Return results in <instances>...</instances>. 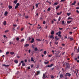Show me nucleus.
I'll list each match as a JSON object with an SVG mask.
<instances>
[{"mask_svg": "<svg viewBox=\"0 0 79 79\" xmlns=\"http://www.w3.org/2000/svg\"><path fill=\"white\" fill-rule=\"evenodd\" d=\"M65 76H69V77H70L71 76V74L69 73H67L65 75Z\"/></svg>", "mask_w": 79, "mask_h": 79, "instance_id": "f257e3e1", "label": "nucleus"}, {"mask_svg": "<svg viewBox=\"0 0 79 79\" xmlns=\"http://www.w3.org/2000/svg\"><path fill=\"white\" fill-rule=\"evenodd\" d=\"M55 41L56 42V41H58V40H60V39L58 37V36H56L55 38Z\"/></svg>", "mask_w": 79, "mask_h": 79, "instance_id": "f03ea898", "label": "nucleus"}, {"mask_svg": "<svg viewBox=\"0 0 79 79\" xmlns=\"http://www.w3.org/2000/svg\"><path fill=\"white\" fill-rule=\"evenodd\" d=\"M49 37L51 39H52V40H53L54 39V37L53 35H51L49 36Z\"/></svg>", "mask_w": 79, "mask_h": 79, "instance_id": "7ed1b4c3", "label": "nucleus"}, {"mask_svg": "<svg viewBox=\"0 0 79 79\" xmlns=\"http://www.w3.org/2000/svg\"><path fill=\"white\" fill-rule=\"evenodd\" d=\"M23 60L21 61V63H22V66H25V64L23 63Z\"/></svg>", "mask_w": 79, "mask_h": 79, "instance_id": "20e7f679", "label": "nucleus"}, {"mask_svg": "<svg viewBox=\"0 0 79 79\" xmlns=\"http://www.w3.org/2000/svg\"><path fill=\"white\" fill-rule=\"evenodd\" d=\"M34 42V38H32L30 42L31 43H33Z\"/></svg>", "mask_w": 79, "mask_h": 79, "instance_id": "39448f33", "label": "nucleus"}, {"mask_svg": "<svg viewBox=\"0 0 79 79\" xmlns=\"http://www.w3.org/2000/svg\"><path fill=\"white\" fill-rule=\"evenodd\" d=\"M40 72L39 71H37V74H36V75H39V74H40Z\"/></svg>", "mask_w": 79, "mask_h": 79, "instance_id": "423d86ee", "label": "nucleus"}, {"mask_svg": "<svg viewBox=\"0 0 79 79\" xmlns=\"http://www.w3.org/2000/svg\"><path fill=\"white\" fill-rule=\"evenodd\" d=\"M7 14H8V12L6 11L4 13V15L5 16H7Z\"/></svg>", "mask_w": 79, "mask_h": 79, "instance_id": "0eeeda50", "label": "nucleus"}, {"mask_svg": "<svg viewBox=\"0 0 79 79\" xmlns=\"http://www.w3.org/2000/svg\"><path fill=\"white\" fill-rule=\"evenodd\" d=\"M45 73L43 74V79H45Z\"/></svg>", "mask_w": 79, "mask_h": 79, "instance_id": "6e6552de", "label": "nucleus"}, {"mask_svg": "<svg viewBox=\"0 0 79 79\" xmlns=\"http://www.w3.org/2000/svg\"><path fill=\"white\" fill-rule=\"evenodd\" d=\"M63 77V75L62 74H60V78H62Z\"/></svg>", "mask_w": 79, "mask_h": 79, "instance_id": "1a4fd4ad", "label": "nucleus"}, {"mask_svg": "<svg viewBox=\"0 0 79 79\" xmlns=\"http://www.w3.org/2000/svg\"><path fill=\"white\" fill-rule=\"evenodd\" d=\"M2 65L3 66H5V67H8V66H9V65H7L3 64Z\"/></svg>", "mask_w": 79, "mask_h": 79, "instance_id": "9d476101", "label": "nucleus"}, {"mask_svg": "<svg viewBox=\"0 0 79 79\" xmlns=\"http://www.w3.org/2000/svg\"><path fill=\"white\" fill-rule=\"evenodd\" d=\"M76 4V1H74V2L72 4V5H74Z\"/></svg>", "mask_w": 79, "mask_h": 79, "instance_id": "9b49d317", "label": "nucleus"}, {"mask_svg": "<svg viewBox=\"0 0 79 79\" xmlns=\"http://www.w3.org/2000/svg\"><path fill=\"white\" fill-rule=\"evenodd\" d=\"M10 54L12 55H14V54H15V52H10Z\"/></svg>", "mask_w": 79, "mask_h": 79, "instance_id": "f8f14e48", "label": "nucleus"}, {"mask_svg": "<svg viewBox=\"0 0 79 79\" xmlns=\"http://www.w3.org/2000/svg\"><path fill=\"white\" fill-rule=\"evenodd\" d=\"M31 61L34 62V58L33 57H31Z\"/></svg>", "mask_w": 79, "mask_h": 79, "instance_id": "ddd939ff", "label": "nucleus"}, {"mask_svg": "<svg viewBox=\"0 0 79 79\" xmlns=\"http://www.w3.org/2000/svg\"><path fill=\"white\" fill-rule=\"evenodd\" d=\"M29 46V44H26L25 45H24L25 47H28Z\"/></svg>", "mask_w": 79, "mask_h": 79, "instance_id": "4468645a", "label": "nucleus"}, {"mask_svg": "<svg viewBox=\"0 0 79 79\" xmlns=\"http://www.w3.org/2000/svg\"><path fill=\"white\" fill-rule=\"evenodd\" d=\"M62 13V12L61 11H60V13H57V15H60V14H61Z\"/></svg>", "mask_w": 79, "mask_h": 79, "instance_id": "2eb2a0df", "label": "nucleus"}, {"mask_svg": "<svg viewBox=\"0 0 79 79\" xmlns=\"http://www.w3.org/2000/svg\"><path fill=\"white\" fill-rule=\"evenodd\" d=\"M51 34L52 35H53V34H54V31H52Z\"/></svg>", "mask_w": 79, "mask_h": 79, "instance_id": "dca6fc26", "label": "nucleus"}, {"mask_svg": "<svg viewBox=\"0 0 79 79\" xmlns=\"http://www.w3.org/2000/svg\"><path fill=\"white\" fill-rule=\"evenodd\" d=\"M14 62H15V63H18V61L17 60H15Z\"/></svg>", "mask_w": 79, "mask_h": 79, "instance_id": "f3484780", "label": "nucleus"}, {"mask_svg": "<svg viewBox=\"0 0 79 79\" xmlns=\"http://www.w3.org/2000/svg\"><path fill=\"white\" fill-rule=\"evenodd\" d=\"M32 39V36H30L28 37V40H30L31 39Z\"/></svg>", "mask_w": 79, "mask_h": 79, "instance_id": "a211bd4d", "label": "nucleus"}, {"mask_svg": "<svg viewBox=\"0 0 79 79\" xmlns=\"http://www.w3.org/2000/svg\"><path fill=\"white\" fill-rule=\"evenodd\" d=\"M71 22H72V21H71V20L70 21H67V23H68V24H69V23H71Z\"/></svg>", "mask_w": 79, "mask_h": 79, "instance_id": "6ab92c4d", "label": "nucleus"}, {"mask_svg": "<svg viewBox=\"0 0 79 79\" xmlns=\"http://www.w3.org/2000/svg\"><path fill=\"white\" fill-rule=\"evenodd\" d=\"M8 8H9V9H11V8H12V6H8Z\"/></svg>", "mask_w": 79, "mask_h": 79, "instance_id": "aec40b11", "label": "nucleus"}, {"mask_svg": "<svg viewBox=\"0 0 79 79\" xmlns=\"http://www.w3.org/2000/svg\"><path fill=\"white\" fill-rule=\"evenodd\" d=\"M70 15H71V13H67V16H69Z\"/></svg>", "mask_w": 79, "mask_h": 79, "instance_id": "412c9836", "label": "nucleus"}, {"mask_svg": "<svg viewBox=\"0 0 79 79\" xmlns=\"http://www.w3.org/2000/svg\"><path fill=\"white\" fill-rule=\"evenodd\" d=\"M59 8H60V6H58L57 7H56V10H58Z\"/></svg>", "mask_w": 79, "mask_h": 79, "instance_id": "4be33fe9", "label": "nucleus"}, {"mask_svg": "<svg viewBox=\"0 0 79 79\" xmlns=\"http://www.w3.org/2000/svg\"><path fill=\"white\" fill-rule=\"evenodd\" d=\"M36 40H37L38 41H39V42H40V41H41V40L39 39H36Z\"/></svg>", "mask_w": 79, "mask_h": 79, "instance_id": "5701e85b", "label": "nucleus"}, {"mask_svg": "<svg viewBox=\"0 0 79 79\" xmlns=\"http://www.w3.org/2000/svg\"><path fill=\"white\" fill-rule=\"evenodd\" d=\"M58 5V3H57L55 2L54 4V6H56V5Z\"/></svg>", "mask_w": 79, "mask_h": 79, "instance_id": "b1692460", "label": "nucleus"}, {"mask_svg": "<svg viewBox=\"0 0 79 79\" xmlns=\"http://www.w3.org/2000/svg\"><path fill=\"white\" fill-rule=\"evenodd\" d=\"M17 0L14 1V3L15 4H16V3H17Z\"/></svg>", "mask_w": 79, "mask_h": 79, "instance_id": "393cba45", "label": "nucleus"}, {"mask_svg": "<svg viewBox=\"0 0 79 79\" xmlns=\"http://www.w3.org/2000/svg\"><path fill=\"white\" fill-rule=\"evenodd\" d=\"M46 68H51L50 67V65H48L46 66Z\"/></svg>", "mask_w": 79, "mask_h": 79, "instance_id": "a878e982", "label": "nucleus"}, {"mask_svg": "<svg viewBox=\"0 0 79 79\" xmlns=\"http://www.w3.org/2000/svg\"><path fill=\"white\" fill-rule=\"evenodd\" d=\"M58 37H60V38H61V35L60 34H58Z\"/></svg>", "mask_w": 79, "mask_h": 79, "instance_id": "bb28decb", "label": "nucleus"}, {"mask_svg": "<svg viewBox=\"0 0 79 79\" xmlns=\"http://www.w3.org/2000/svg\"><path fill=\"white\" fill-rule=\"evenodd\" d=\"M68 19H72V20H73V18L69 17L68 18Z\"/></svg>", "mask_w": 79, "mask_h": 79, "instance_id": "cd10ccee", "label": "nucleus"}, {"mask_svg": "<svg viewBox=\"0 0 79 79\" xmlns=\"http://www.w3.org/2000/svg\"><path fill=\"white\" fill-rule=\"evenodd\" d=\"M3 24L4 25H6V21H4L3 22Z\"/></svg>", "mask_w": 79, "mask_h": 79, "instance_id": "c85d7f7f", "label": "nucleus"}, {"mask_svg": "<svg viewBox=\"0 0 79 79\" xmlns=\"http://www.w3.org/2000/svg\"><path fill=\"white\" fill-rule=\"evenodd\" d=\"M36 7V8H38V7H39V5H38V4H36L35 5Z\"/></svg>", "mask_w": 79, "mask_h": 79, "instance_id": "c756f323", "label": "nucleus"}, {"mask_svg": "<svg viewBox=\"0 0 79 79\" xmlns=\"http://www.w3.org/2000/svg\"><path fill=\"white\" fill-rule=\"evenodd\" d=\"M24 39H22L20 41V42H24Z\"/></svg>", "mask_w": 79, "mask_h": 79, "instance_id": "7c9ffc66", "label": "nucleus"}, {"mask_svg": "<svg viewBox=\"0 0 79 79\" xmlns=\"http://www.w3.org/2000/svg\"><path fill=\"white\" fill-rule=\"evenodd\" d=\"M19 5V3H17L16 4V6L18 7V6Z\"/></svg>", "mask_w": 79, "mask_h": 79, "instance_id": "2f4dec72", "label": "nucleus"}, {"mask_svg": "<svg viewBox=\"0 0 79 79\" xmlns=\"http://www.w3.org/2000/svg\"><path fill=\"white\" fill-rule=\"evenodd\" d=\"M62 24L63 25L64 24V21H63L62 22Z\"/></svg>", "mask_w": 79, "mask_h": 79, "instance_id": "473e14b6", "label": "nucleus"}, {"mask_svg": "<svg viewBox=\"0 0 79 79\" xmlns=\"http://www.w3.org/2000/svg\"><path fill=\"white\" fill-rule=\"evenodd\" d=\"M57 52H58V54H59V53H60L61 52V51H60L58 50V51Z\"/></svg>", "mask_w": 79, "mask_h": 79, "instance_id": "72a5a7b5", "label": "nucleus"}, {"mask_svg": "<svg viewBox=\"0 0 79 79\" xmlns=\"http://www.w3.org/2000/svg\"><path fill=\"white\" fill-rule=\"evenodd\" d=\"M53 64H50V66L51 68L52 67V66H53Z\"/></svg>", "mask_w": 79, "mask_h": 79, "instance_id": "f704fd0d", "label": "nucleus"}, {"mask_svg": "<svg viewBox=\"0 0 79 79\" xmlns=\"http://www.w3.org/2000/svg\"><path fill=\"white\" fill-rule=\"evenodd\" d=\"M16 39V40L18 41V40H19V38L18 37H17Z\"/></svg>", "mask_w": 79, "mask_h": 79, "instance_id": "c9c22d12", "label": "nucleus"}, {"mask_svg": "<svg viewBox=\"0 0 79 79\" xmlns=\"http://www.w3.org/2000/svg\"><path fill=\"white\" fill-rule=\"evenodd\" d=\"M37 48H35V51H37Z\"/></svg>", "mask_w": 79, "mask_h": 79, "instance_id": "e433bc0d", "label": "nucleus"}, {"mask_svg": "<svg viewBox=\"0 0 79 79\" xmlns=\"http://www.w3.org/2000/svg\"><path fill=\"white\" fill-rule=\"evenodd\" d=\"M48 63H49L48 61H47V62H44V64H48Z\"/></svg>", "mask_w": 79, "mask_h": 79, "instance_id": "4c0bfd02", "label": "nucleus"}, {"mask_svg": "<svg viewBox=\"0 0 79 79\" xmlns=\"http://www.w3.org/2000/svg\"><path fill=\"white\" fill-rule=\"evenodd\" d=\"M60 19H61V17H59L58 19V21H60Z\"/></svg>", "mask_w": 79, "mask_h": 79, "instance_id": "58836bf2", "label": "nucleus"}, {"mask_svg": "<svg viewBox=\"0 0 79 79\" xmlns=\"http://www.w3.org/2000/svg\"><path fill=\"white\" fill-rule=\"evenodd\" d=\"M18 7L17 6H15V9H16V8H18Z\"/></svg>", "mask_w": 79, "mask_h": 79, "instance_id": "ea45409f", "label": "nucleus"}, {"mask_svg": "<svg viewBox=\"0 0 79 79\" xmlns=\"http://www.w3.org/2000/svg\"><path fill=\"white\" fill-rule=\"evenodd\" d=\"M55 44H56V45H57L58 44V42H55Z\"/></svg>", "mask_w": 79, "mask_h": 79, "instance_id": "a19ab883", "label": "nucleus"}, {"mask_svg": "<svg viewBox=\"0 0 79 79\" xmlns=\"http://www.w3.org/2000/svg\"><path fill=\"white\" fill-rule=\"evenodd\" d=\"M25 18H26V19H27L29 18V16H26Z\"/></svg>", "mask_w": 79, "mask_h": 79, "instance_id": "79ce46f5", "label": "nucleus"}, {"mask_svg": "<svg viewBox=\"0 0 79 79\" xmlns=\"http://www.w3.org/2000/svg\"><path fill=\"white\" fill-rule=\"evenodd\" d=\"M44 54H45V55L47 54V52H46V51H44Z\"/></svg>", "mask_w": 79, "mask_h": 79, "instance_id": "37998d69", "label": "nucleus"}, {"mask_svg": "<svg viewBox=\"0 0 79 79\" xmlns=\"http://www.w3.org/2000/svg\"><path fill=\"white\" fill-rule=\"evenodd\" d=\"M48 56L49 57H51V56H52V55L51 54V55H49Z\"/></svg>", "mask_w": 79, "mask_h": 79, "instance_id": "c03bdc74", "label": "nucleus"}, {"mask_svg": "<svg viewBox=\"0 0 79 79\" xmlns=\"http://www.w3.org/2000/svg\"><path fill=\"white\" fill-rule=\"evenodd\" d=\"M31 47H32V48H34V45L32 44V45Z\"/></svg>", "mask_w": 79, "mask_h": 79, "instance_id": "a18cd8bd", "label": "nucleus"}, {"mask_svg": "<svg viewBox=\"0 0 79 79\" xmlns=\"http://www.w3.org/2000/svg\"><path fill=\"white\" fill-rule=\"evenodd\" d=\"M9 52H6V55H8V54H9Z\"/></svg>", "mask_w": 79, "mask_h": 79, "instance_id": "49530a36", "label": "nucleus"}, {"mask_svg": "<svg viewBox=\"0 0 79 79\" xmlns=\"http://www.w3.org/2000/svg\"><path fill=\"white\" fill-rule=\"evenodd\" d=\"M8 31H9L8 30H7L5 31V32L6 33V32H8Z\"/></svg>", "mask_w": 79, "mask_h": 79, "instance_id": "de8ad7c7", "label": "nucleus"}, {"mask_svg": "<svg viewBox=\"0 0 79 79\" xmlns=\"http://www.w3.org/2000/svg\"><path fill=\"white\" fill-rule=\"evenodd\" d=\"M52 52L54 54V53H55V51L52 50Z\"/></svg>", "mask_w": 79, "mask_h": 79, "instance_id": "09e8293b", "label": "nucleus"}, {"mask_svg": "<svg viewBox=\"0 0 79 79\" xmlns=\"http://www.w3.org/2000/svg\"><path fill=\"white\" fill-rule=\"evenodd\" d=\"M70 40H73V38H70Z\"/></svg>", "mask_w": 79, "mask_h": 79, "instance_id": "8fccbe9b", "label": "nucleus"}, {"mask_svg": "<svg viewBox=\"0 0 79 79\" xmlns=\"http://www.w3.org/2000/svg\"><path fill=\"white\" fill-rule=\"evenodd\" d=\"M13 26L14 27H16V26H17V25L14 24L13 25Z\"/></svg>", "mask_w": 79, "mask_h": 79, "instance_id": "3c124183", "label": "nucleus"}, {"mask_svg": "<svg viewBox=\"0 0 79 79\" xmlns=\"http://www.w3.org/2000/svg\"><path fill=\"white\" fill-rule=\"evenodd\" d=\"M21 63H21V62L19 63V66H20V65L21 64Z\"/></svg>", "mask_w": 79, "mask_h": 79, "instance_id": "603ef678", "label": "nucleus"}, {"mask_svg": "<svg viewBox=\"0 0 79 79\" xmlns=\"http://www.w3.org/2000/svg\"><path fill=\"white\" fill-rule=\"evenodd\" d=\"M10 44H13V42H10L9 43Z\"/></svg>", "mask_w": 79, "mask_h": 79, "instance_id": "864d4df0", "label": "nucleus"}, {"mask_svg": "<svg viewBox=\"0 0 79 79\" xmlns=\"http://www.w3.org/2000/svg\"><path fill=\"white\" fill-rule=\"evenodd\" d=\"M77 52H79V47H78V49H77Z\"/></svg>", "mask_w": 79, "mask_h": 79, "instance_id": "5fc2aeb1", "label": "nucleus"}, {"mask_svg": "<svg viewBox=\"0 0 79 79\" xmlns=\"http://www.w3.org/2000/svg\"><path fill=\"white\" fill-rule=\"evenodd\" d=\"M16 30H15V29H14V28H13V32H15Z\"/></svg>", "mask_w": 79, "mask_h": 79, "instance_id": "6e6d98bb", "label": "nucleus"}, {"mask_svg": "<svg viewBox=\"0 0 79 79\" xmlns=\"http://www.w3.org/2000/svg\"><path fill=\"white\" fill-rule=\"evenodd\" d=\"M58 32L59 33V34H61V31H59Z\"/></svg>", "mask_w": 79, "mask_h": 79, "instance_id": "4d7b16f0", "label": "nucleus"}, {"mask_svg": "<svg viewBox=\"0 0 79 79\" xmlns=\"http://www.w3.org/2000/svg\"><path fill=\"white\" fill-rule=\"evenodd\" d=\"M50 8H49L48 9V11H50Z\"/></svg>", "mask_w": 79, "mask_h": 79, "instance_id": "13d9d810", "label": "nucleus"}, {"mask_svg": "<svg viewBox=\"0 0 79 79\" xmlns=\"http://www.w3.org/2000/svg\"><path fill=\"white\" fill-rule=\"evenodd\" d=\"M34 67V65H31V68H33V67Z\"/></svg>", "mask_w": 79, "mask_h": 79, "instance_id": "bf43d9fd", "label": "nucleus"}, {"mask_svg": "<svg viewBox=\"0 0 79 79\" xmlns=\"http://www.w3.org/2000/svg\"><path fill=\"white\" fill-rule=\"evenodd\" d=\"M62 46H64V45H65V44H62Z\"/></svg>", "mask_w": 79, "mask_h": 79, "instance_id": "052dcab7", "label": "nucleus"}, {"mask_svg": "<svg viewBox=\"0 0 79 79\" xmlns=\"http://www.w3.org/2000/svg\"><path fill=\"white\" fill-rule=\"evenodd\" d=\"M59 48H60V50H61V49H62V47H59Z\"/></svg>", "mask_w": 79, "mask_h": 79, "instance_id": "680f3d73", "label": "nucleus"}, {"mask_svg": "<svg viewBox=\"0 0 79 79\" xmlns=\"http://www.w3.org/2000/svg\"><path fill=\"white\" fill-rule=\"evenodd\" d=\"M43 24H45V21H44L43 22Z\"/></svg>", "mask_w": 79, "mask_h": 79, "instance_id": "e2e57ef3", "label": "nucleus"}, {"mask_svg": "<svg viewBox=\"0 0 79 79\" xmlns=\"http://www.w3.org/2000/svg\"><path fill=\"white\" fill-rule=\"evenodd\" d=\"M51 78L52 79H53V78H54V77L53 76H51Z\"/></svg>", "mask_w": 79, "mask_h": 79, "instance_id": "0e129e2a", "label": "nucleus"}, {"mask_svg": "<svg viewBox=\"0 0 79 79\" xmlns=\"http://www.w3.org/2000/svg\"><path fill=\"white\" fill-rule=\"evenodd\" d=\"M31 69V68L30 67H28V69Z\"/></svg>", "mask_w": 79, "mask_h": 79, "instance_id": "69168bd1", "label": "nucleus"}, {"mask_svg": "<svg viewBox=\"0 0 79 79\" xmlns=\"http://www.w3.org/2000/svg\"><path fill=\"white\" fill-rule=\"evenodd\" d=\"M24 61H25V62H27V60H25Z\"/></svg>", "mask_w": 79, "mask_h": 79, "instance_id": "338daca9", "label": "nucleus"}, {"mask_svg": "<svg viewBox=\"0 0 79 79\" xmlns=\"http://www.w3.org/2000/svg\"><path fill=\"white\" fill-rule=\"evenodd\" d=\"M77 13H79V11H78V10H77Z\"/></svg>", "mask_w": 79, "mask_h": 79, "instance_id": "774afa93", "label": "nucleus"}]
</instances>
